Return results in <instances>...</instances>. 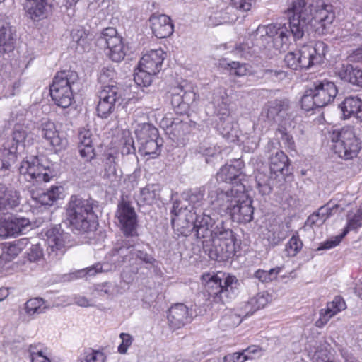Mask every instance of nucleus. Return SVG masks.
Segmentation results:
<instances>
[{
    "label": "nucleus",
    "mask_w": 362,
    "mask_h": 362,
    "mask_svg": "<svg viewBox=\"0 0 362 362\" xmlns=\"http://www.w3.org/2000/svg\"><path fill=\"white\" fill-rule=\"evenodd\" d=\"M214 114L218 117L217 129L223 137H230L233 134L234 124L230 117V98L226 88L218 87L213 91L211 101Z\"/></svg>",
    "instance_id": "1a4fd4ad"
},
{
    "label": "nucleus",
    "mask_w": 362,
    "mask_h": 362,
    "mask_svg": "<svg viewBox=\"0 0 362 362\" xmlns=\"http://www.w3.org/2000/svg\"><path fill=\"white\" fill-rule=\"evenodd\" d=\"M303 242L297 235H293L285 247V252L288 257H295L302 249Z\"/></svg>",
    "instance_id": "864d4df0"
},
{
    "label": "nucleus",
    "mask_w": 362,
    "mask_h": 362,
    "mask_svg": "<svg viewBox=\"0 0 362 362\" xmlns=\"http://www.w3.org/2000/svg\"><path fill=\"white\" fill-rule=\"evenodd\" d=\"M18 156L17 147L11 146V143H5L0 148V170H8L16 163Z\"/></svg>",
    "instance_id": "ea45409f"
},
{
    "label": "nucleus",
    "mask_w": 362,
    "mask_h": 362,
    "mask_svg": "<svg viewBox=\"0 0 362 362\" xmlns=\"http://www.w3.org/2000/svg\"><path fill=\"white\" fill-rule=\"evenodd\" d=\"M15 39L10 23L0 18V57L13 50Z\"/></svg>",
    "instance_id": "473e14b6"
},
{
    "label": "nucleus",
    "mask_w": 362,
    "mask_h": 362,
    "mask_svg": "<svg viewBox=\"0 0 362 362\" xmlns=\"http://www.w3.org/2000/svg\"><path fill=\"white\" fill-rule=\"evenodd\" d=\"M227 67L230 76L242 77L249 74L250 72V66L246 63L233 61L227 64Z\"/></svg>",
    "instance_id": "8fccbe9b"
},
{
    "label": "nucleus",
    "mask_w": 362,
    "mask_h": 362,
    "mask_svg": "<svg viewBox=\"0 0 362 362\" xmlns=\"http://www.w3.org/2000/svg\"><path fill=\"white\" fill-rule=\"evenodd\" d=\"M243 185H237L228 189L221 187H208V199L209 210L223 216H230L235 206L238 204L241 198H245Z\"/></svg>",
    "instance_id": "39448f33"
},
{
    "label": "nucleus",
    "mask_w": 362,
    "mask_h": 362,
    "mask_svg": "<svg viewBox=\"0 0 362 362\" xmlns=\"http://www.w3.org/2000/svg\"><path fill=\"white\" fill-rule=\"evenodd\" d=\"M303 0H291L286 13L288 18V25L286 23H272L267 25H259L250 35L249 39L252 46L245 44L239 45L236 49L241 56L247 57L256 50V47L260 50L271 49L284 50L291 43V37L294 41L301 39L308 30V22L310 15L306 10H302Z\"/></svg>",
    "instance_id": "f257e3e1"
},
{
    "label": "nucleus",
    "mask_w": 362,
    "mask_h": 362,
    "mask_svg": "<svg viewBox=\"0 0 362 362\" xmlns=\"http://www.w3.org/2000/svg\"><path fill=\"white\" fill-rule=\"evenodd\" d=\"M263 76L274 82L280 81L286 78V73L281 69H265L262 71Z\"/></svg>",
    "instance_id": "052dcab7"
},
{
    "label": "nucleus",
    "mask_w": 362,
    "mask_h": 362,
    "mask_svg": "<svg viewBox=\"0 0 362 362\" xmlns=\"http://www.w3.org/2000/svg\"><path fill=\"white\" fill-rule=\"evenodd\" d=\"M192 319V314L183 303L175 304L169 309L168 320L170 326L174 329H179L189 323Z\"/></svg>",
    "instance_id": "393cba45"
},
{
    "label": "nucleus",
    "mask_w": 362,
    "mask_h": 362,
    "mask_svg": "<svg viewBox=\"0 0 362 362\" xmlns=\"http://www.w3.org/2000/svg\"><path fill=\"white\" fill-rule=\"evenodd\" d=\"M252 204V200L247 196L245 198H241L230 217L233 221L238 223H250L253 219L254 214V207Z\"/></svg>",
    "instance_id": "cd10ccee"
},
{
    "label": "nucleus",
    "mask_w": 362,
    "mask_h": 362,
    "mask_svg": "<svg viewBox=\"0 0 362 362\" xmlns=\"http://www.w3.org/2000/svg\"><path fill=\"white\" fill-rule=\"evenodd\" d=\"M19 173L28 182H49L54 176V171L43 165L37 156L27 157L19 167Z\"/></svg>",
    "instance_id": "9b49d317"
},
{
    "label": "nucleus",
    "mask_w": 362,
    "mask_h": 362,
    "mask_svg": "<svg viewBox=\"0 0 362 362\" xmlns=\"http://www.w3.org/2000/svg\"><path fill=\"white\" fill-rule=\"evenodd\" d=\"M284 62L286 66L293 70L302 69L297 50L287 53L284 57Z\"/></svg>",
    "instance_id": "bf43d9fd"
},
{
    "label": "nucleus",
    "mask_w": 362,
    "mask_h": 362,
    "mask_svg": "<svg viewBox=\"0 0 362 362\" xmlns=\"http://www.w3.org/2000/svg\"><path fill=\"white\" fill-rule=\"evenodd\" d=\"M259 135L257 134L255 130H252L250 133H247L244 136V139L243 140L244 151L249 153L253 152L259 146Z\"/></svg>",
    "instance_id": "3c124183"
},
{
    "label": "nucleus",
    "mask_w": 362,
    "mask_h": 362,
    "mask_svg": "<svg viewBox=\"0 0 362 362\" xmlns=\"http://www.w3.org/2000/svg\"><path fill=\"white\" fill-rule=\"evenodd\" d=\"M317 107H325L332 103L338 93L337 86L333 81L327 79L317 80L310 87Z\"/></svg>",
    "instance_id": "6ab92c4d"
},
{
    "label": "nucleus",
    "mask_w": 362,
    "mask_h": 362,
    "mask_svg": "<svg viewBox=\"0 0 362 362\" xmlns=\"http://www.w3.org/2000/svg\"><path fill=\"white\" fill-rule=\"evenodd\" d=\"M123 90L115 85L103 87L99 93L97 106L98 115L101 118H107L115 109L121 105L124 100Z\"/></svg>",
    "instance_id": "9d476101"
},
{
    "label": "nucleus",
    "mask_w": 362,
    "mask_h": 362,
    "mask_svg": "<svg viewBox=\"0 0 362 362\" xmlns=\"http://www.w3.org/2000/svg\"><path fill=\"white\" fill-rule=\"evenodd\" d=\"M182 86H177L172 88L171 90V104L175 110L180 114L185 113V111H182Z\"/></svg>",
    "instance_id": "603ef678"
},
{
    "label": "nucleus",
    "mask_w": 362,
    "mask_h": 362,
    "mask_svg": "<svg viewBox=\"0 0 362 362\" xmlns=\"http://www.w3.org/2000/svg\"><path fill=\"white\" fill-rule=\"evenodd\" d=\"M336 73L341 80L362 87V69L354 67L350 64H342L341 66L337 68Z\"/></svg>",
    "instance_id": "c9c22d12"
},
{
    "label": "nucleus",
    "mask_w": 362,
    "mask_h": 362,
    "mask_svg": "<svg viewBox=\"0 0 362 362\" xmlns=\"http://www.w3.org/2000/svg\"><path fill=\"white\" fill-rule=\"evenodd\" d=\"M28 137V133L27 127L16 125L13 132L12 141H7L6 143H11V146L13 145L15 147H17V152H19L20 155L25 149V143L29 142V141L27 140Z\"/></svg>",
    "instance_id": "a18cd8bd"
},
{
    "label": "nucleus",
    "mask_w": 362,
    "mask_h": 362,
    "mask_svg": "<svg viewBox=\"0 0 362 362\" xmlns=\"http://www.w3.org/2000/svg\"><path fill=\"white\" fill-rule=\"evenodd\" d=\"M344 210V205L341 203H334L332 201L329 202L325 205L321 206L316 213L311 214L307 222L310 226H320L330 216L335 214H339Z\"/></svg>",
    "instance_id": "b1692460"
},
{
    "label": "nucleus",
    "mask_w": 362,
    "mask_h": 362,
    "mask_svg": "<svg viewBox=\"0 0 362 362\" xmlns=\"http://www.w3.org/2000/svg\"><path fill=\"white\" fill-rule=\"evenodd\" d=\"M209 300L217 304H226L234 299L239 293L240 284L234 275L218 272L206 273L202 276Z\"/></svg>",
    "instance_id": "20e7f679"
},
{
    "label": "nucleus",
    "mask_w": 362,
    "mask_h": 362,
    "mask_svg": "<svg viewBox=\"0 0 362 362\" xmlns=\"http://www.w3.org/2000/svg\"><path fill=\"white\" fill-rule=\"evenodd\" d=\"M105 356L99 351L89 350L85 353V358L82 362H104Z\"/></svg>",
    "instance_id": "774afa93"
},
{
    "label": "nucleus",
    "mask_w": 362,
    "mask_h": 362,
    "mask_svg": "<svg viewBox=\"0 0 362 362\" xmlns=\"http://www.w3.org/2000/svg\"><path fill=\"white\" fill-rule=\"evenodd\" d=\"M96 207L98 202L92 198L71 197L66 208V219L74 233L84 234L96 229L97 216L94 211Z\"/></svg>",
    "instance_id": "7ed1b4c3"
},
{
    "label": "nucleus",
    "mask_w": 362,
    "mask_h": 362,
    "mask_svg": "<svg viewBox=\"0 0 362 362\" xmlns=\"http://www.w3.org/2000/svg\"><path fill=\"white\" fill-rule=\"evenodd\" d=\"M46 236L49 255L55 257L58 255H62L69 234L64 233L60 225H57L46 232Z\"/></svg>",
    "instance_id": "412c9836"
},
{
    "label": "nucleus",
    "mask_w": 362,
    "mask_h": 362,
    "mask_svg": "<svg viewBox=\"0 0 362 362\" xmlns=\"http://www.w3.org/2000/svg\"><path fill=\"white\" fill-rule=\"evenodd\" d=\"M281 271V267H275L269 270L258 269L255 273V276L262 282L272 281L276 279L278 274Z\"/></svg>",
    "instance_id": "5fc2aeb1"
},
{
    "label": "nucleus",
    "mask_w": 362,
    "mask_h": 362,
    "mask_svg": "<svg viewBox=\"0 0 362 362\" xmlns=\"http://www.w3.org/2000/svg\"><path fill=\"white\" fill-rule=\"evenodd\" d=\"M149 22L153 34L158 38H166L173 33L174 25L167 15L153 13L151 16Z\"/></svg>",
    "instance_id": "5701e85b"
},
{
    "label": "nucleus",
    "mask_w": 362,
    "mask_h": 362,
    "mask_svg": "<svg viewBox=\"0 0 362 362\" xmlns=\"http://www.w3.org/2000/svg\"><path fill=\"white\" fill-rule=\"evenodd\" d=\"M47 5L46 0H26L25 9L31 19L37 21L45 16Z\"/></svg>",
    "instance_id": "c03bdc74"
},
{
    "label": "nucleus",
    "mask_w": 362,
    "mask_h": 362,
    "mask_svg": "<svg viewBox=\"0 0 362 362\" xmlns=\"http://www.w3.org/2000/svg\"><path fill=\"white\" fill-rule=\"evenodd\" d=\"M99 40L106 46V54L112 61L119 62L124 58L128 47L124 44L122 38L117 35L115 29H105Z\"/></svg>",
    "instance_id": "4468645a"
},
{
    "label": "nucleus",
    "mask_w": 362,
    "mask_h": 362,
    "mask_svg": "<svg viewBox=\"0 0 362 362\" xmlns=\"http://www.w3.org/2000/svg\"><path fill=\"white\" fill-rule=\"evenodd\" d=\"M329 139L334 143V153L344 160L356 158L361 149V141L356 136L353 127L346 126L329 131Z\"/></svg>",
    "instance_id": "423d86ee"
},
{
    "label": "nucleus",
    "mask_w": 362,
    "mask_h": 362,
    "mask_svg": "<svg viewBox=\"0 0 362 362\" xmlns=\"http://www.w3.org/2000/svg\"><path fill=\"white\" fill-rule=\"evenodd\" d=\"M19 192L11 187L0 184V211L13 209L20 204Z\"/></svg>",
    "instance_id": "2f4dec72"
},
{
    "label": "nucleus",
    "mask_w": 362,
    "mask_h": 362,
    "mask_svg": "<svg viewBox=\"0 0 362 362\" xmlns=\"http://www.w3.org/2000/svg\"><path fill=\"white\" fill-rule=\"evenodd\" d=\"M242 315H243L242 313ZM243 320L241 314H237L233 312L226 314L221 318L220 323L221 327L233 328L239 325Z\"/></svg>",
    "instance_id": "6e6d98bb"
},
{
    "label": "nucleus",
    "mask_w": 362,
    "mask_h": 362,
    "mask_svg": "<svg viewBox=\"0 0 362 362\" xmlns=\"http://www.w3.org/2000/svg\"><path fill=\"white\" fill-rule=\"evenodd\" d=\"M47 308L42 298H33L28 300L23 306L24 314L33 319L36 315L44 313Z\"/></svg>",
    "instance_id": "37998d69"
},
{
    "label": "nucleus",
    "mask_w": 362,
    "mask_h": 362,
    "mask_svg": "<svg viewBox=\"0 0 362 362\" xmlns=\"http://www.w3.org/2000/svg\"><path fill=\"white\" fill-rule=\"evenodd\" d=\"M160 191L159 184H148L134 194V198L139 206L151 205L159 199Z\"/></svg>",
    "instance_id": "7c9ffc66"
},
{
    "label": "nucleus",
    "mask_w": 362,
    "mask_h": 362,
    "mask_svg": "<svg viewBox=\"0 0 362 362\" xmlns=\"http://www.w3.org/2000/svg\"><path fill=\"white\" fill-rule=\"evenodd\" d=\"M43 255L42 249L39 244L32 245L29 251L27 252V258L30 262H37L42 258Z\"/></svg>",
    "instance_id": "338daca9"
},
{
    "label": "nucleus",
    "mask_w": 362,
    "mask_h": 362,
    "mask_svg": "<svg viewBox=\"0 0 362 362\" xmlns=\"http://www.w3.org/2000/svg\"><path fill=\"white\" fill-rule=\"evenodd\" d=\"M276 135L279 137L284 144L290 149H293L295 143L291 135L288 134L286 129L281 126L276 131Z\"/></svg>",
    "instance_id": "680f3d73"
},
{
    "label": "nucleus",
    "mask_w": 362,
    "mask_h": 362,
    "mask_svg": "<svg viewBox=\"0 0 362 362\" xmlns=\"http://www.w3.org/2000/svg\"><path fill=\"white\" fill-rule=\"evenodd\" d=\"M78 81V76L76 71L66 70L57 74L49 90L51 98L57 106L67 108L71 105Z\"/></svg>",
    "instance_id": "0eeeda50"
},
{
    "label": "nucleus",
    "mask_w": 362,
    "mask_h": 362,
    "mask_svg": "<svg viewBox=\"0 0 362 362\" xmlns=\"http://www.w3.org/2000/svg\"><path fill=\"white\" fill-rule=\"evenodd\" d=\"M315 98V94H313L310 88L307 89L305 94L301 98L300 103L302 109L308 112L318 107Z\"/></svg>",
    "instance_id": "4d7b16f0"
},
{
    "label": "nucleus",
    "mask_w": 362,
    "mask_h": 362,
    "mask_svg": "<svg viewBox=\"0 0 362 362\" xmlns=\"http://www.w3.org/2000/svg\"><path fill=\"white\" fill-rule=\"evenodd\" d=\"M28 353L31 362H52L48 348L41 343L30 344Z\"/></svg>",
    "instance_id": "49530a36"
},
{
    "label": "nucleus",
    "mask_w": 362,
    "mask_h": 362,
    "mask_svg": "<svg viewBox=\"0 0 362 362\" xmlns=\"http://www.w3.org/2000/svg\"><path fill=\"white\" fill-rule=\"evenodd\" d=\"M197 238L208 240L202 242V247L211 259L225 262L235 253L236 238L233 230L222 218L211 216L206 212L197 215L193 228Z\"/></svg>",
    "instance_id": "f03ea898"
},
{
    "label": "nucleus",
    "mask_w": 362,
    "mask_h": 362,
    "mask_svg": "<svg viewBox=\"0 0 362 362\" xmlns=\"http://www.w3.org/2000/svg\"><path fill=\"white\" fill-rule=\"evenodd\" d=\"M40 132L42 136L57 150H61L66 146V140L60 134L54 122L49 120L42 122Z\"/></svg>",
    "instance_id": "a878e982"
},
{
    "label": "nucleus",
    "mask_w": 362,
    "mask_h": 362,
    "mask_svg": "<svg viewBox=\"0 0 362 362\" xmlns=\"http://www.w3.org/2000/svg\"><path fill=\"white\" fill-rule=\"evenodd\" d=\"M286 238L285 233L279 230H270L267 234V240L269 246L274 247L280 244Z\"/></svg>",
    "instance_id": "13d9d810"
},
{
    "label": "nucleus",
    "mask_w": 362,
    "mask_h": 362,
    "mask_svg": "<svg viewBox=\"0 0 362 362\" xmlns=\"http://www.w3.org/2000/svg\"><path fill=\"white\" fill-rule=\"evenodd\" d=\"M290 105L287 99H276L269 101L264 107L262 116L269 122L281 126L288 116Z\"/></svg>",
    "instance_id": "a211bd4d"
},
{
    "label": "nucleus",
    "mask_w": 362,
    "mask_h": 362,
    "mask_svg": "<svg viewBox=\"0 0 362 362\" xmlns=\"http://www.w3.org/2000/svg\"><path fill=\"white\" fill-rule=\"evenodd\" d=\"M242 166L243 163L239 160H235L233 164H226L217 173V181L237 184L240 181L239 177L242 174Z\"/></svg>",
    "instance_id": "c756f323"
},
{
    "label": "nucleus",
    "mask_w": 362,
    "mask_h": 362,
    "mask_svg": "<svg viewBox=\"0 0 362 362\" xmlns=\"http://www.w3.org/2000/svg\"><path fill=\"white\" fill-rule=\"evenodd\" d=\"M61 189V187L53 186L47 192L39 194L34 199L41 205L51 206L59 198Z\"/></svg>",
    "instance_id": "09e8293b"
},
{
    "label": "nucleus",
    "mask_w": 362,
    "mask_h": 362,
    "mask_svg": "<svg viewBox=\"0 0 362 362\" xmlns=\"http://www.w3.org/2000/svg\"><path fill=\"white\" fill-rule=\"evenodd\" d=\"M278 177L269 173L258 171L255 175L256 187L262 195H268L272 192L274 181Z\"/></svg>",
    "instance_id": "79ce46f5"
},
{
    "label": "nucleus",
    "mask_w": 362,
    "mask_h": 362,
    "mask_svg": "<svg viewBox=\"0 0 362 362\" xmlns=\"http://www.w3.org/2000/svg\"><path fill=\"white\" fill-rule=\"evenodd\" d=\"M71 35L72 40L83 48L88 42V36L83 30H74Z\"/></svg>",
    "instance_id": "0e129e2a"
},
{
    "label": "nucleus",
    "mask_w": 362,
    "mask_h": 362,
    "mask_svg": "<svg viewBox=\"0 0 362 362\" xmlns=\"http://www.w3.org/2000/svg\"><path fill=\"white\" fill-rule=\"evenodd\" d=\"M93 291L96 293L98 296L105 298L107 300H112L123 293L122 288L113 281H107L95 284Z\"/></svg>",
    "instance_id": "a19ab883"
},
{
    "label": "nucleus",
    "mask_w": 362,
    "mask_h": 362,
    "mask_svg": "<svg viewBox=\"0 0 362 362\" xmlns=\"http://www.w3.org/2000/svg\"><path fill=\"white\" fill-rule=\"evenodd\" d=\"M92 136L93 134L89 129H82L78 133L79 153L86 160H91L95 156Z\"/></svg>",
    "instance_id": "e433bc0d"
},
{
    "label": "nucleus",
    "mask_w": 362,
    "mask_h": 362,
    "mask_svg": "<svg viewBox=\"0 0 362 362\" xmlns=\"http://www.w3.org/2000/svg\"><path fill=\"white\" fill-rule=\"evenodd\" d=\"M254 0H230V6H227L226 3L221 2L216 11L210 15L209 23L216 26L220 24L226 23L231 20L230 13L232 8H235L240 11H247L250 10L252 2Z\"/></svg>",
    "instance_id": "dca6fc26"
},
{
    "label": "nucleus",
    "mask_w": 362,
    "mask_h": 362,
    "mask_svg": "<svg viewBox=\"0 0 362 362\" xmlns=\"http://www.w3.org/2000/svg\"><path fill=\"white\" fill-rule=\"evenodd\" d=\"M362 226V205L356 211H351L347 214V224L343 231V235L350 230H356Z\"/></svg>",
    "instance_id": "de8ad7c7"
},
{
    "label": "nucleus",
    "mask_w": 362,
    "mask_h": 362,
    "mask_svg": "<svg viewBox=\"0 0 362 362\" xmlns=\"http://www.w3.org/2000/svg\"><path fill=\"white\" fill-rule=\"evenodd\" d=\"M288 172V156L281 151H277L271 156L269 163V173L274 175L275 177L284 176Z\"/></svg>",
    "instance_id": "4c0bfd02"
},
{
    "label": "nucleus",
    "mask_w": 362,
    "mask_h": 362,
    "mask_svg": "<svg viewBox=\"0 0 362 362\" xmlns=\"http://www.w3.org/2000/svg\"><path fill=\"white\" fill-rule=\"evenodd\" d=\"M303 1L305 6H303L302 10H306L308 14L310 15L308 27L313 21L317 22L323 30L332 24L335 16L334 12L330 10V6L322 4L320 8L313 13V1L303 0Z\"/></svg>",
    "instance_id": "aec40b11"
},
{
    "label": "nucleus",
    "mask_w": 362,
    "mask_h": 362,
    "mask_svg": "<svg viewBox=\"0 0 362 362\" xmlns=\"http://www.w3.org/2000/svg\"><path fill=\"white\" fill-rule=\"evenodd\" d=\"M182 97H183V105H182V111H185L187 112L189 108V105L192 104L196 98V93L191 90H185L182 86Z\"/></svg>",
    "instance_id": "e2e57ef3"
},
{
    "label": "nucleus",
    "mask_w": 362,
    "mask_h": 362,
    "mask_svg": "<svg viewBox=\"0 0 362 362\" xmlns=\"http://www.w3.org/2000/svg\"><path fill=\"white\" fill-rule=\"evenodd\" d=\"M205 193L206 187L202 186L191 191L190 194L187 197V201L191 206V209L188 211L192 212V210H194V214L195 215V218H197V215L202 216L204 212H206L211 216L209 209H207L203 208ZM196 219H194V221Z\"/></svg>",
    "instance_id": "f704fd0d"
},
{
    "label": "nucleus",
    "mask_w": 362,
    "mask_h": 362,
    "mask_svg": "<svg viewBox=\"0 0 362 362\" xmlns=\"http://www.w3.org/2000/svg\"><path fill=\"white\" fill-rule=\"evenodd\" d=\"M115 216L120 230L126 237H136L138 233V216L134 208L128 201L122 200L118 204Z\"/></svg>",
    "instance_id": "ddd939ff"
},
{
    "label": "nucleus",
    "mask_w": 362,
    "mask_h": 362,
    "mask_svg": "<svg viewBox=\"0 0 362 362\" xmlns=\"http://www.w3.org/2000/svg\"><path fill=\"white\" fill-rule=\"evenodd\" d=\"M165 55L161 49H151L145 53L139 61V71L134 76V81L139 86H149L153 77L161 70Z\"/></svg>",
    "instance_id": "6e6552de"
},
{
    "label": "nucleus",
    "mask_w": 362,
    "mask_h": 362,
    "mask_svg": "<svg viewBox=\"0 0 362 362\" xmlns=\"http://www.w3.org/2000/svg\"><path fill=\"white\" fill-rule=\"evenodd\" d=\"M139 143V153L151 158L157 156L160 151L158 131L152 124L144 123L140 129L136 130Z\"/></svg>",
    "instance_id": "f8f14e48"
},
{
    "label": "nucleus",
    "mask_w": 362,
    "mask_h": 362,
    "mask_svg": "<svg viewBox=\"0 0 362 362\" xmlns=\"http://www.w3.org/2000/svg\"><path fill=\"white\" fill-rule=\"evenodd\" d=\"M344 119L356 117L362 122V100L358 96H349L339 105Z\"/></svg>",
    "instance_id": "c85d7f7f"
},
{
    "label": "nucleus",
    "mask_w": 362,
    "mask_h": 362,
    "mask_svg": "<svg viewBox=\"0 0 362 362\" xmlns=\"http://www.w3.org/2000/svg\"><path fill=\"white\" fill-rule=\"evenodd\" d=\"M346 308L344 300L341 296H335L332 301L327 303L326 308L320 310V317L315 322L316 327H322L333 316L345 310Z\"/></svg>",
    "instance_id": "bb28decb"
},
{
    "label": "nucleus",
    "mask_w": 362,
    "mask_h": 362,
    "mask_svg": "<svg viewBox=\"0 0 362 362\" xmlns=\"http://www.w3.org/2000/svg\"><path fill=\"white\" fill-rule=\"evenodd\" d=\"M21 252L14 242L11 243L3 252L1 258L6 261H11L15 258Z\"/></svg>",
    "instance_id": "69168bd1"
},
{
    "label": "nucleus",
    "mask_w": 362,
    "mask_h": 362,
    "mask_svg": "<svg viewBox=\"0 0 362 362\" xmlns=\"http://www.w3.org/2000/svg\"><path fill=\"white\" fill-rule=\"evenodd\" d=\"M112 256V261L118 265L127 262L131 263V260L134 257L151 266H153L156 262V259L151 255L142 250H135L133 245H127V243L114 248Z\"/></svg>",
    "instance_id": "f3484780"
},
{
    "label": "nucleus",
    "mask_w": 362,
    "mask_h": 362,
    "mask_svg": "<svg viewBox=\"0 0 362 362\" xmlns=\"http://www.w3.org/2000/svg\"><path fill=\"white\" fill-rule=\"evenodd\" d=\"M297 51L302 69H307L323 63L327 46L323 42L317 41L314 45H306Z\"/></svg>",
    "instance_id": "2eb2a0df"
},
{
    "label": "nucleus",
    "mask_w": 362,
    "mask_h": 362,
    "mask_svg": "<svg viewBox=\"0 0 362 362\" xmlns=\"http://www.w3.org/2000/svg\"><path fill=\"white\" fill-rule=\"evenodd\" d=\"M269 295L267 293H259L251 297L243 306L244 316H250L255 312L264 308L268 303Z\"/></svg>",
    "instance_id": "58836bf2"
},
{
    "label": "nucleus",
    "mask_w": 362,
    "mask_h": 362,
    "mask_svg": "<svg viewBox=\"0 0 362 362\" xmlns=\"http://www.w3.org/2000/svg\"><path fill=\"white\" fill-rule=\"evenodd\" d=\"M30 226L28 218L17 216H9L0 218V237L7 238L23 233Z\"/></svg>",
    "instance_id": "4be33fe9"
},
{
    "label": "nucleus",
    "mask_w": 362,
    "mask_h": 362,
    "mask_svg": "<svg viewBox=\"0 0 362 362\" xmlns=\"http://www.w3.org/2000/svg\"><path fill=\"white\" fill-rule=\"evenodd\" d=\"M117 156L112 153H107L103 160L104 173L103 178L108 180L110 185L117 186L121 180L122 172L116 166Z\"/></svg>",
    "instance_id": "72a5a7b5"
}]
</instances>
